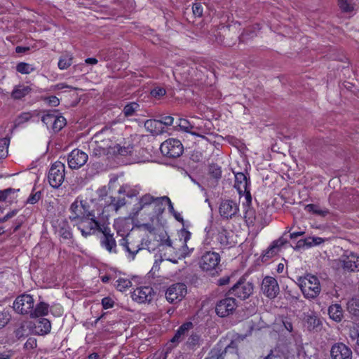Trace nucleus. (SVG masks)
I'll return each instance as SVG.
<instances>
[{"label":"nucleus","instance_id":"1","mask_svg":"<svg viewBox=\"0 0 359 359\" xmlns=\"http://www.w3.org/2000/svg\"><path fill=\"white\" fill-rule=\"evenodd\" d=\"M122 140L120 134H115L110 128H104L88 142V149L90 154L95 156L115 155L118 151L119 142Z\"/></svg>","mask_w":359,"mask_h":359},{"label":"nucleus","instance_id":"2","mask_svg":"<svg viewBox=\"0 0 359 359\" xmlns=\"http://www.w3.org/2000/svg\"><path fill=\"white\" fill-rule=\"evenodd\" d=\"M13 309L18 313L34 318L46 316L49 311V305L43 302L35 304L32 295L23 294L15 299Z\"/></svg>","mask_w":359,"mask_h":359},{"label":"nucleus","instance_id":"3","mask_svg":"<svg viewBox=\"0 0 359 359\" xmlns=\"http://www.w3.org/2000/svg\"><path fill=\"white\" fill-rule=\"evenodd\" d=\"M165 201H168V197H154L150 194H145L142 196L139 202L134 205V214L137 215L141 210H152L153 216H157L161 214L165 207Z\"/></svg>","mask_w":359,"mask_h":359},{"label":"nucleus","instance_id":"4","mask_svg":"<svg viewBox=\"0 0 359 359\" xmlns=\"http://www.w3.org/2000/svg\"><path fill=\"white\" fill-rule=\"evenodd\" d=\"M299 286L306 299H313L317 297L321 291L318 278L311 274H306L298 279Z\"/></svg>","mask_w":359,"mask_h":359},{"label":"nucleus","instance_id":"5","mask_svg":"<svg viewBox=\"0 0 359 359\" xmlns=\"http://www.w3.org/2000/svg\"><path fill=\"white\" fill-rule=\"evenodd\" d=\"M121 142H119L117 154L126 157L130 163H143L149 160L148 153L144 149L139 146H121Z\"/></svg>","mask_w":359,"mask_h":359},{"label":"nucleus","instance_id":"6","mask_svg":"<svg viewBox=\"0 0 359 359\" xmlns=\"http://www.w3.org/2000/svg\"><path fill=\"white\" fill-rule=\"evenodd\" d=\"M335 268L344 272L359 271V255L351 251H346L338 259L333 261Z\"/></svg>","mask_w":359,"mask_h":359},{"label":"nucleus","instance_id":"7","mask_svg":"<svg viewBox=\"0 0 359 359\" xmlns=\"http://www.w3.org/2000/svg\"><path fill=\"white\" fill-rule=\"evenodd\" d=\"M92 214L93 212L89 210L87 201L77 198L70 205L69 217L76 224L87 217L92 216Z\"/></svg>","mask_w":359,"mask_h":359},{"label":"nucleus","instance_id":"8","mask_svg":"<svg viewBox=\"0 0 359 359\" xmlns=\"http://www.w3.org/2000/svg\"><path fill=\"white\" fill-rule=\"evenodd\" d=\"M254 290V285L244 277L240 279L229 290L228 295H234L241 300L248 299Z\"/></svg>","mask_w":359,"mask_h":359},{"label":"nucleus","instance_id":"9","mask_svg":"<svg viewBox=\"0 0 359 359\" xmlns=\"http://www.w3.org/2000/svg\"><path fill=\"white\" fill-rule=\"evenodd\" d=\"M41 121L48 129L51 128L55 133L60 131L66 125V119L55 111L44 112L41 116Z\"/></svg>","mask_w":359,"mask_h":359},{"label":"nucleus","instance_id":"10","mask_svg":"<svg viewBox=\"0 0 359 359\" xmlns=\"http://www.w3.org/2000/svg\"><path fill=\"white\" fill-rule=\"evenodd\" d=\"M160 149L164 156L170 158H177L182 154L184 147L179 140L169 138L161 144Z\"/></svg>","mask_w":359,"mask_h":359},{"label":"nucleus","instance_id":"11","mask_svg":"<svg viewBox=\"0 0 359 359\" xmlns=\"http://www.w3.org/2000/svg\"><path fill=\"white\" fill-rule=\"evenodd\" d=\"M65 168V165L60 161H56L51 165L48 175V180L52 187L58 188L64 182Z\"/></svg>","mask_w":359,"mask_h":359},{"label":"nucleus","instance_id":"12","mask_svg":"<svg viewBox=\"0 0 359 359\" xmlns=\"http://www.w3.org/2000/svg\"><path fill=\"white\" fill-rule=\"evenodd\" d=\"M187 292V286L184 283H175L167 289L165 298L170 303H177L182 300Z\"/></svg>","mask_w":359,"mask_h":359},{"label":"nucleus","instance_id":"13","mask_svg":"<svg viewBox=\"0 0 359 359\" xmlns=\"http://www.w3.org/2000/svg\"><path fill=\"white\" fill-rule=\"evenodd\" d=\"M261 290L269 299L276 298L280 292L279 285L276 279L271 276H266L262 282Z\"/></svg>","mask_w":359,"mask_h":359},{"label":"nucleus","instance_id":"14","mask_svg":"<svg viewBox=\"0 0 359 359\" xmlns=\"http://www.w3.org/2000/svg\"><path fill=\"white\" fill-rule=\"evenodd\" d=\"M78 229L81 231L82 236L87 237L95 233L100 229L98 222L95 219L93 213L92 216L87 217L85 219L76 223Z\"/></svg>","mask_w":359,"mask_h":359},{"label":"nucleus","instance_id":"15","mask_svg":"<svg viewBox=\"0 0 359 359\" xmlns=\"http://www.w3.org/2000/svg\"><path fill=\"white\" fill-rule=\"evenodd\" d=\"M220 262V256L215 252L208 251L205 252L199 261L200 267L203 271H211L215 269Z\"/></svg>","mask_w":359,"mask_h":359},{"label":"nucleus","instance_id":"16","mask_svg":"<svg viewBox=\"0 0 359 359\" xmlns=\"http://www.w3.org/2000/svg\"><path fill=\"white\" fill-rule=\"evenodd\" d=\"M193 324L191 322H187L182 324L177 330L174 337L166 344V353L171 351L180 341H182L187 335L189 330L192 329Z\"/></svg>","mask_w":359,"mask_h":359},{"label":"nucleus","instance_id":"17","mask_svg":"<svg viewBox=\"0 0 359 359\" xmlns=\"http://www.w3.org/2000/svg\"><path fill=\"white\" fill-rule=\"evenodd\" d=\"M155 292L150 286H140L132 293V299L140 304L149 302L153 299Z\"/></svg>","mask_w":359,"mask_h":359},{"label":"nucleus","instance_id":"18","mask_svg":"<svg viewBox=\"0 0 359 359\" xmlns=\"http://www.w3.org/2000/svg\"><path fill=\"white\" fill-rule=\"evenodd\" d=\"M88 155L80 149H74L68 156L67 162L72 169H79L88 161Z\"/></svg>","mask_w":359,"mask_h":359},{"label":"nucleus","instance_id":"19","mask_svg":"<svg viewBox=\"0 0 359 359\" xmlns=\"http://www.w3.org/2000/svg\"><path fill=\"white\" fill-rule=\"evenodd\" d=\"M332 359H351V350L343 343H337L332 346L330 351Z\"/></svg>","mask_w":359,"mask_h":359},{"label":"nucleus","instance_id":"20","mask_svg":"<svg viewBox=\"0 0 359 359\" xmlns=\"http://www.w3.org/2000/svg\"><path fill=\"white\" fill-rule=\"evenodd\" d=\"M228 175H231V177H233V187L238 191V193L240 196L242 195L243 191H246L247 189L249 187L248 185L250 182H248L246 175L243 172H236L235 171H232V173H229Z\"/></svg>","mask_w":359,"mask_h":359},{"label":"nucleus","instance_id":"21","mask_svg":"<svg viewBox=\"0 0 359 359\" xmlns=\"http://www.w3.org/2000/svg\"><path fill=\"white\" fill-rule=\"evenodd\" d=\"M173 121L174 118L172 116H168L163 117L160 121L147 120L144 125L152 133L157 134L161 131L158 128H160L162 125L171 126Z\"/></svg>","mask_w":359,"mask_h":359},{"label":"nucleus","instance_id":"22","mask_svg":"<svg viewBox=\"0 0 359 359\" xmlns=\"http://www.w3.org/2000/svg\"><path fill=\"white\" fill-rule=\"evenodd\" d=\"M120 245L122 246L123 250L127 253L126 257L129 260H133L136 254L142 249L139 245H134L128 241L127 238H123L120 241Z\"/></svg>","mask_w":359,"mask_h":359},{"label":"nucleus","instance_id":"23","mask_svg":"<svg viewBox=\"0 0 359 359\" xmlns=\"http://www.w3.org/2000/svg\"><path fill=\"white\" fill-rule=\"evenodd\" d=\"M103 237L101 239V245L110 253L116 252V243L112 234L103 231Z\"/></svg>","mask_w":359,"mask_h":359},{"label":"nucleus","instance_id":"24","mask_svg":"<svg viewBox=\"0 0 359 359\" xmlns=\"http://www.w3.org/2000/svg\"><path fill=\"white\" fill-rule=\"evenodd\" d=\"M50 322L46 318H41L34 325V332L39 335H45L50 332Z\"/></svg>","mask_w":359,"mask_h":359},{"label":"nucleus","instance_id":"25","mask_svg":"<svg viewBox=\"0 0 359 359\" xmlns=\"http://www.w3.org/2000/svg\"><path fill=\"white\" fill-rule=\"evenodd\" d=\"M341 306L339 304H334L329 306L328 314L330 318L335 322H341L344 315Z\"/></svg>","mask_w":359,"mask_h":359},{"label":"nucleus","instance_id":"26","mask_svg":"<svg viewBox=\"0 0 359 359\" xmlns=\"http://www.w3.org/2000/svg\"><path fill=\"white\" fill-rule=\"evenodd\" d=\"M30 92L31 88L29 86L20 84L14 87L11 96L13 99L20 100L28 95Z\"/></svg>","mask_w":359,"mask_h":359},{"label":"nucleus","instance_id":"27","mask_svg":"<svg viewBox=\"0 0 359 359\" xmlns=\"http://www.w3.org/2000/svg\"><path fill=\"white\" fill-rule=\"evenodd\" d=\"M128 219L126 218H118L114 222V227L117 231V233L121 236H124L125 233L129 230L130 224Z\"/></svg>","mask_w":359,"mask_h":359},{"label":"nucleus","instance_id":"28","mask_svg":"<svg viewBox=\"0 0 359 359\" xmlns=\"http://www.w3.org/2000/svg\"><path fill=\"white\" fill-rule=\"evenodd\" d=\"M191 126L192 130L204 132L205 129L209 128L210 122L208 121H204L201 118L196 117H192Z\"/></svg>","mask_w":359,"mask_h":359},{"label":"nucleus","instance_id":"29","mask_svg":"<svg viewBox=\"0 0 359 359\" xmlns=\"http://www.w3.org/2000/svg\"><path fill=\"white\" fill-rule=\"evenodd\" d=\"M304 210L309 212H311L314 215L321 217H325L330 213L328 209L321 208L320 206L316 204L306 205L304 207Z\"/></svg>","mask_w":359,"mask_h":359},{"label":"nucleus","instance_id":"30","mask_svg":"<svg viewBox=\"0 0 359 359\" xmlns=\"http://www.w3.org/2000/svg\"><path fill=\"white\" fill-rule=\"evenodd\" d=\"M239 211L238 204L232 200L226 201V218L235 217Z\"/></svg>","mask_w":359,"mask_h":359},{"label":"nucleus","instance_id":"31","mask_svg":"<svg viewBox=\"0 0 359 359\" xmlns=\"http://www.w3.org/2000/svg\"><path fill=\"white\" fill-rule=\"evenodd\" d=\"M140 110V104L135 102L128 103L123 109V113L126 117L135 116Z\"/></svg>","mask_w":359,"mask_h":359},{"label":"nucleus","instance_id":"32","mask_svg":"<svg viewBox=\"0 0 359 359\" xmlns=\"http://www.w3.org/2000/svg\"><path fill=\"white\" fill-rule=\"evenodd\" d=\"M177 126L182 130L189 133L194 135L201 136L198 132L192 130L191 121H190L185 118H180L178 120Z\"/></svg>","mask_w":359,"mask_h":359},{"label":"nucleus","instance_id":"33","mask_svg":"<svg viewBox=\"0 0 359 359\" xmlns=\"http://www.w3.org/2000/svg\"><path fill=\"white\" fill-rule=\"evenodd\" d=\"M347 309L351 314L359 316V297H353L348 302Z\"/></svg>","mask_w":359,"mask_h":359},{"label":"nucleus","instance_id":"34","mask_svg":"<svg viewBox=\"0 0 359 359\" xmlns=\"http://www.w3.org/2000/svg\"><path fill=\"white\" fill-rule=\"evenodd\" d=\"M16 70L22 74H29L35 70L33 65L27 62H19L16 65Z\"/></svg>","mask_w":359,"mask_h":359},{"label":"nucleus","instance_id":"35","mask_svg":"<svg viewBox=\"0 0 359 359\" xmlns=\"http://www.w3.org/2000/svg\"><path fill=\"white\" fill-rule=\"evenodd\" d=\"M307 327L309 330H313L320 326V320L315 316H309L306 319Z\"/></svg>","mask_w":359,"mask_h":359},{"label":"nucleus","instance_id":"36","mask_svg":"<svg viewBox=\"0 0 359 359\" xmlns=\"http://www.w3.org/2000/svg\"><path fill=\"white\" fill-rule=\"evenodd\" d=\"M72 63V56L71 55H65L60 57L58 62V67L60 69H67Z\"/></svg>","mask_w":359,"mask_h":359},{"label":"nucleus","instance_id":"37","mask_svg":"<svg viewBox=\"0 0 359 359\" xmlns=\"http://www.w3.org/2000/svg\"><path fill=\"white\" fill-rule=\"evenodd\" d=\"M9 144V138L4 137L0 139V159L6 158L8 156Z\"/></svg>","mask_w":359,"mask_h":359},{"label":"nucleus","instance_id":"38","mask_svg":"<svg viewBox=\"0 0 359 359\" xmlns=\"http://www.w3.org/2000/svg\"><path fill=\"white\" fill-rule=\"evenodd\" d=\"M132 285L131 281L126 278H119L116 280V287L119 291H125Z\"/></svg>","mask_w":359,"mask_h":359},{"label":"nucleus","instance_id":"39","mask_svg":"<svg viewBox=\"0 0 359 359\" xmlns=\"http://www.w3.org/2000/svg\"><path fill=\"white\" fill-rule=\"evenodd\" d=\"M244 217L248 224L253 225L256 219L255 210L248 206L245 212Z\"/></svg>","mask_w":359,"mask_h":359},{"label":"nucleus","instance_id":"40","mask_svg":"<svg viewBox=\"0 0 359 359\" xmlns=\"http://www.w3.org/2000/svg\"><path fill=\"white\" fill-rule=\"evenodd\" d=\"M118 193L121 194H124L128 198H132L137 194V191L132 189L129 185L126 184L120 187L118 189Z\"/></svg>","mask_w":359,"mask_h":359},{"label":"nucleus","instance_id":"41","mask_svg":"<svg viewBox=\"0 0 359 359\" xmlns=\"http://www.w3.org/2000/svg\"><path fill=\"white\" fill-rule=\"evenodd\" d=\"M222 168L216 164H211L208 168L209 174L215 179H219L222 176Z\"/></svg>","mask_w":359,"mask_h":359},{"label":"nucleus","instance_id":"42","mask_svg":"<svg viewBox=\"0 0 359 359\" xmlns=\"http://www.w3.org/2000/svg\"><path fill=\"white\" fill-rule=\"evenodd\" d=\"M229 296L226 293V313L233 311L237 307V302L236 299Z\"/></svg>","mask_w":359,"mask_h":359},{"label":"nucleus","instance_id":"43","mask_svg":"<svg viewBox=\"0 0 359 359\" xmlns=\"http://www.w3.org/2000/svg\"><path fill=\"white\" fill-rule=\"evenodd\" d=\"M11 319V315L8 311L0 310V329L8 324Z\"/></svg>","mask_w":359,"mask_h":359},{"label":"nucleus","instance_id":"44","mask_svg":"<svg viewBox=\"0 0 359 359\" xmlns=\"http://www.w3.org/2000/svg\"><path fill=\"white\" fill-rule=\"evenodd\" d=\"M180 241L182 244H186L190 240L191 233L186 229H182L178 233Z\"/></svg>","mask_w":359,"mask_h":359},{"label":"nucleus","instance_id":"45","mask_svg":"<svg viewBox=\"0 0 359 359\" xmlns=\"http://www.w3.org/2000/svg\"><path fill=\"white\" fill-rule=\"evenodd\" d=\"M338 5L344 12L348 13L353 10V6L348 1V0H339Z\"/></svg>","mask_w":359,"mask_h":359},{"label":"nucleus","instance_id":"46","mask_svg":"<svg viewBox=\"0 0 359 359\" xmlns=\"http://www.w3.org/2000/svg\"><path fill=\"white\" fill-rule=\"evenodd\" d=\"M39 114L36 111L22 113L20 116V122L28 121L31 120L34 116H38Z\"/></svg>","mask_w":359,"mask_h":359},{"label":"nucleus","instance_id":"47","mask_svg":"<svg viewBox=\"0 0 359 359\" xmlns=\"http://www.w3.org/2000/svg\"><path fill=\"white\" fill-rule=\"evenodd\" d=\"M192 11L196 17H201L203 12V8L200 3H194L192 6Z\"/></svg>","mask_w":359,"mask_h":359},{"label":"nucleus","instance_id":"48","mask_svg":"<svg viewBox=\"0 0 359 359\" xmlns=\"http://www.w3.org/2000/svg\"><path fill=\"white\" fill-rule=\"evenodd\" d=\"M215 312L219 317H224V302L220 300L216 305Z\"/></svg>","mask_w":359,"mask_h":359},{"label":"nucleus","instance_id":"49","mask_svg":"<svg viewBox=\"0 0 359 359\" xmlns=\"http://www.w3.org/2000/svg\"><path fill=\"white\" fill-rule=\"evenodd\" d=\"M199 341H200L199 335H198L196 334H191L190 336V337L188 339L187 344L189 346L193 348L199 344Z\"/></svg>","mask_w":359,"mask_h":359},{"label":"nucleus","instance_id":"50","mask_svg":"<svg viewBox=\"0 0 359 359\" xmlns=\"http://www.w3.org/2000/svg\"><path fill=\"white\" fill-rule=\"evenodd\" d=\"M194 250V248H189L187 246V243L182 244V248L180 249V257H185L189 255Z\"/></svg>","mask_w":359,"mask_h":359},{"label":"nucleus","instance_id":"51","mask_svg":"<svg viewBox=\"0 0 359 359\" xmlns=\"http://www.w3.org/2000/svg\"><path fill=\"white\" fill-rule=\"evenodd\" d=\"M165 94V90L161 87L155 88L154 89H153L151 91V95L154 97H156V98L161 97L163 96Z\"/></svg>","mask_w":359,"mask_h":359},{"label":"nucleus","instance_id":"52","mask_svg":"<svg viewBox=\"0 0 359 359\" xmlns=\"http://www.w3.org/2000/svg\"><path fill=\"white\" fill-rule=\"evenodd\" d=\"M311 247V243H309V241H307V238H305V239H302V240H299L294 249L295 250H299V249H302V248H310Z\"/></svg>","mask_w":359,"mask_h":359},{"label":"nucleus","instance_id":"53","mask_svg":"<svg viewBox=\"0 0 359 359\" xmlns=\"http://www.w3.org/2000/svg\"><path fill=\"white\" fill-rule=\"evenodd\" d=\"M114 304V301L110 297H104L102 299V304L104 309L112 308Z\"/></svg>","mask_w":359,"mask_h":359},{"label":"nucleus","instance_id":"54","mask_svg":"<svg viewBox=\"0 0 359 359\" xmlns=\"http://www.w3.org/2000/svg\"><path fill=\"white\" fill-rule=\"evenodd\" d=\"M40 198L41 193L39 191L36 192L35 194L29 196V197L27 198V203L30 204H35L39 201Z\"/></svg>","mask_w":359,"mask_h":359},{"label":"nucleus","instance_id":"55","mask_svg":"<svg viewBox=\"0 0 359 359\" xmlns=\"http://www.w3.org/2000/svg\"><path fill=\"white\" fill-rule=\"evenodd\" d=\"M307 241L311 243V247L319 245L323 242V239L320 237H309Z\"/></svg>","mask_w":359,"mask_h":359},{"label":"nucleus","instance_id":"56","mask_svg":"<svg viewBox=\"0 0 359 359\" xmlns=\"http://www.w3.org/2000/svg\"><path fill=\"white\" fill-rule=\"evenodd\" d=\"M36 340L34 338H29L25 344V347L27 349H32L36 347Z\"/></svg>","mask_w":359,"mask_h":359},{"label":"nucleus","instance_id":"57","mask_svg":"<svg viewBox=\"0 0 359 359\" xmlns=\"http://www.w3.org/2000/svg\"><path fill=\"white\" fill-rule=\"evenodd\" d=\"M15 337L18 339L24 337L26 335V330L24 326H20L15 331Z\"/></svg>","mask_w":359,"mask_h":359},{"label":"nucleus","instance_id":"58","mask_svg":"<svg viewBox=\"0 0 359 359\" xmlns=\"http://www.w3.org/2000/svg\"><path fill=\"white\" fill-rule=\"evenodd\" d=\"M48 103L53 107H56L59 104V99L56 96H50L46 98Z\"/></svg>","mask_w":359,"mask_h":359},{"label":"nucleus","instance_id":"59","mask_svg":"<svg viewBox=\"0 0 359 359\" xmlns=\"http://www.w3.org/2000/svg\"><path fill=\"white\" fill-rule=\"evenodd\" d=\"M351 340L355 341L356 348L359 349V332L357 331L352 332L350 335Z\"/></svg>","mask_w":359,"mask_h":359},{"label":"nucleus","instance_id":"60","mask_svg":"<svg viewBox=\"0 0 359 359\" xmlns=\"http://www.w3.org/2000/svg\"><path fill=\"white\" fill-rule=\"evenodd\" d=\"M11 189H5L4 191H0V201H4L7 199L8 196L11 192Z\"/></svg>","mask_w":359,"mask_h":359},{"label":"nucleus","instance_id":"61","mask_svg":"<svg viewBox=\"0 0 359 359\" xmlns=\"http://www.w3.org/2000/svg\"><path fill=\"white\" fill-rule=\"evenodd\" d=\"M17 214L16 210H12L9 212H8L4 217L0 218V222H4L5 221H7L8 219L13 217Z\"/></svg>","mask_w":359,"mask_h":359},{"label":"nucleus","instance_id":"62","mask_svg":"<svg viewBox=\"0 0 359 359\" xmlns=\"http://www.w3.org/2000/svg\"><path fill=\"white\" fill-rule=\"evenodd\" d=\"M243 194L245 195V200H246V204H247L248 206H249V205L252 202V196H251V194H250V191L249 187L247 189L246 191H243L242 195Z\"/></svg>","mask_w":359,"mask_h":359},{"label":"nucleus","instance_id":"63","mask_svg":"<svg viewBox=\"0 0 359 359\" xmlns=\"http://www.w3.org/2000/svg\"><path fill=\"white\" fill-rule=\"evenodd\" d=\"M255 35H256L255 31H252L251 29L248 28L245 29L243 33L242 34V38L244 39L245 36H248L250 38L253 37Z\"/></svg>","mask_w":359,"mask_h":359},{"label":"nucleus","instance_id":"64","mask_svg":"<svg viewBox=\"0 0 359 359\" xmlns=\"http://www.w3.org/2000/svg\"><path fill=\"white\" fill-rule=\"evenodd\" d=\"M126 204V201L124 198H121V199H118L115 203H114V206L116 207V210H117L118 208H121L122 206H123L124 205Z\"/></svg>","mask_w":359,"mask_h":359}]
</instances>
